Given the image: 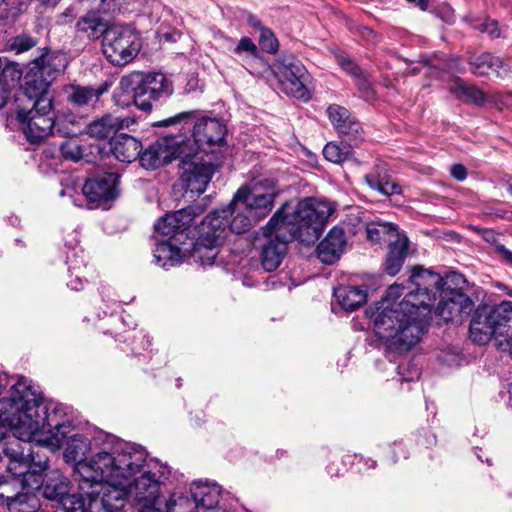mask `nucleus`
<instances>
[{"mask_svg": "<svg viewBox=\"0 0 512 512\" xmlns=\"http://www.w3.org/2000/svg\"><path fill=\"white\" fill-rule=\"evenodd\" d=\"M469 64L470 70L474 75H487L490 71H493L494 55L490 53H483L473 57Z\"/></svg>", "mask_w": 512, "mask_h": 512, "instance_id": "obj_40", "label": "nucleus"}, {"mask_svg": "<svg viewBox=\"0 0 512 512\" xmlns=\"http://www.w3.org/2000/svg\"><path fill=\"white\" fill-rule=\"evenodd\" d=\"M224 210H229V231L236 234H241L249 230L252 220H256V217L247 212L243 205H234V199Z\"/></svg>", "mask_w": 512, "mask_h": 512, "instance_id": "obj_35", "label": "nucleus"}, {"mask_svg": "<svg viewBox=\"0 0 512 512\" xmlns=\"http://www.w3.org/2000/svg\"><path fill=\"white\" fill-rule=\"evenodd\" d=\"M450 91L459 99L466 97L476 104H482L486 97L484 93L475 86L466 85L463 81L457 79L451 86Z\"/></svg>", "mask_w": 512, "mask_h": 512, "instance_id": "obj_37", "label": "nucleus"}, {"mask_svg": "<svg viewBox=\"0 0 512 512\" xmlns=\"http://www.w3.org/2000/svg\"><path fill=\"white\" fill-rule=\"evenodd\" d=\"M27 98L32 103V107L30 109L18 107L16 116L29 143L40 144L47 136L54 133L77 135L80 132L72 122L55 120L50 95Z\"/></svg>", "mask_w": 512, "mask_h": 512, "instance_id": "obj_10", "label": "nucleus"}, {"mask_svg": "<svg viewBox=\"0 0 512 512\" xmlns=\"http://www.w3.org/2000/svg\"><path fill=\"white\" fill-rule=\"evenodd\" d=\"M66 264L68 265V271L71 273V277L73 276V270H80L81 267H85L83 257L78 256V252L75 251V249L67 254Z\"/></svg>", "mask_w": 512, "mask_h": 512, "instance_id": "obj_51", "label": "nucleus"}, {"mask_svg": "<svg viewBox=\"0 0 512 512\" xmlns=\"http://www.w3.org/2000/svg\"><path fill=\"white\" fill-rule=\"evenodd\" d=\"M98 12L103 14H113L120 9L118 0H92Z\"/></svg>", "mask_w": 512, "mask_h": 512, "instance_id": "obj_50", "label": "nucleus"}, {"mask_svg": "<svg viewBox=\"0 0 512 512\" xmlns=\"http://www.w3.org/2000/svg\"><path fill=\"white\" fill-rule=\"evenodd\" d=\"M470 338L479 345L486 344L492 337H502L500 345L510 348L512 338V301H503L488 308H478L470 322Z\"/></svg>", "mask_w": 512, "mask_h": 512, "instance_id": "obj_11", "label": "nucleus"}, {"mask_svg": "<svg viewBox=\"0 0 512 512\" xmlns=\"http://www.w3.org/2000/svg\"><path fill=\"white\" fill-rule=\"evenodd\" d=\"M119 175L116 172H104L88 178L82 187V193L88 203L98 206L102 202L114 199L118 194Z\"/></svg>", "mask_w": 512, "mask_h": 512, "instance_id": "obj_21", "label": "nucleus"}, {"mask_svg": "<svg viewBox=\"0 0 512 512\" xmlns=\"http://www.w3.org/2000/svg\"><path fill=\"white\" fill-rule=\"evenodd\" d=\"M186 140V133L175 130L141 151L139 160L146 169H156L179 160V176L185 191L200 195L211 181L212 168L201 162V158L195 155L194 148Z\"/></svg>", "mask_w": 512, "mask_h": 512, "instance_id": "obj_4", "label": "nucleus"}, {"mask_svg": "<svg viewBox=\"0 0 512 512\" xmlns=\"http://www.w3.org/2000/svg\"><path fill=\"white\" fill-rule=\"evenodd\" d=\"M337 303L346 311H354L366 302V289L358 286H339L334 289Z\"/></svg>", "mask_w": 512, "mask_h": 512, "instance_id": "obj_31", "label": "nucleus"}, {"mask_svg": "<svg viewBox=\"0 0 512 512\" xmlns=\"http://www.w3.org/2000/svg\"><path fill=\"white\" fill-rule=\"evenodd\" d=\"M3 388L0 378V444L6 439L9 430L17 439L29 442L30 439H24L19 435L16 423L18 420L22 423L26 419L21 393L26 391V397L33 396L29 391V381L25 378L19 379L5 394Z\"/></svg>", "mask_w": 512, "mask_h": 512, "instance_id": "obj_16", "label": "nucleus"}, {"mask_svg": "<svg viewBox=\"0 0 512 512\" xmlns=\"http://www.w3.org/2000/svg\"><path fill=\"white\" fill-rule=\"evenodd\" d=\"M264 234L270 236L275 233L274 238H270L268 242L263 245L261 250V265L267 272L276 270L282 263L288 250V242L291 241L290 236L286 237V232L280 231V226L273 229L268 228V224L263 228Z\"/></svg>", "mask_w": 512, "mask_h": 512, "instance_id": "obj_22", "label": "nucleus"}, {"mask_svg": "<svg viewBox=\"0 0 512 512\" xmlns=\"http://www.w3.org/2000/svg\"><path fill=\"white\" fill-rule=\"evenodd\" d=\"M190 492L200 512H225L218 508L221 489L216 483L194 481L190 486Z\"/></svg>", "mask_w": 512, "mask_h": 512, "instance_id": "obj_25", "label": "nucleus"}, {"mask_svg": "<svg viewBox=\"0 0 512 512\" xmlns=\"http://www.w3.org/2000/svg\"><path fill=\"white\" fill-rule=\"evenodd\" d=\"M129 118H120L112 114H106L86 126V133L96 139H105L111 135H117L116 133L125 128L129 127Z\"/></svg>", "mask_w": 512, "mask_h": 512, "instance_id": "obj_29", "label": "nucleus"}, {"mask_svg": "<svg viewBox=\"0 0 512 512\" xmlns=\"http://www.w3.org/2000/svg\"><path fill=\"white\" fill-rule=\"evenodd\" d=\"M471 24L474 29H477L482 33H486L492 38H498L501 36V29L499 24L494 19H475Z\"/></svg>", "mask_w": 512, "mask_h": 512, "instance_id": "obj_44", "label": "nucleus"}, {"mask_svg": "<svg viewBox=\"0 0 512 512\" xmlns=\"http://www.w3.org/2000/svg\"><path fill=\"white\" fill-rule=\"evenodd\" d=\"M110 28L107 21L100 17L94 8L81 16L75 25L77 35L89 41L103 39Z\"/></svg>", "mask_w": 512, "mask_h": 512, "instance_id": "obj_28", "label": "nucleus"}, {"mask_svg": "<svg viewBox=\"0 0 512 512\" xmlns=\"http://www.w3.org/2000/svg\"><path fill=\"white\" fill-rule=\"evenodd\" d=\"M259 46L264 52L269 54H275L278 51L279 43L271 29H261L259 37Z\"/></svg>", "mask_w": 512, "mask_h": 512, "instance_id": "obj_45", "label": "nucleus"}, {"mask_svg": "<svg viewBox=\"0 0 512 512\" xmlns=\"http://www.w3.org/2000/svg\"><path fill=\"white\" fill-rule=\"evenodd\" d=\"M389 250L385 261V271L395 276L401 269L408 254V238L406 236L394 240L388 245Z\"/></svg>", "mask_w": 512, "mask_h": 512, "instance_id": "obj_33", "label": "nucleus"}, {"mask_svg": "<svg viewBox=\"0 0 512 512\" xmlns=\"http://www.w3.org/2000/svg\"><path fill=\"white\" fill-rule=\"evenodd\" d=\"M328 118L339 134L357 144L362 138V127L359 121L343 106L332 104L327 108Z\"/></svg>", "mask_w": 512, "mask_h": 512, "instance_id": "obj_23", "label": "nucleus"}, {"mask_svg": "<svg viewBox=\"0 0 512 512\" xmlns=\"http://www.w3.org/2000/svg\"><path fill=\"white\" fill-rule=\"evenodd\" d=\"M357 33L368 43L375 44L378 41L377 34L369 27L361 26L357 29Z\"/></svg>", "mask_w": 512, "mask_h": 512, "instance_id": "obj_53", "label": "nucleus"}, {"mask_svg": "<svg viewBox=\"0 0 512 512\" xmlns=\"http://www.w3.org/2000/svg\"><path fill=\"white\" fill-rule=\"evenodd\" d=\"M367 238L373 243L387 242L388 245L394 240L405 236L401 234L398 227L390 222H371L366 226Z\"/></svg>", "mask_w": 512, "mask_h": 512, "instance_id": "obj_34", "label": "nucleus"}, {"mask_svg": "<svg viewBox=\"0 0 512 512\" xmlns=\"http://www.w3.org/2000/svg\"><path fill=\"white\" fill-rule=\"evenodd\" d=\"M365 183L373 190L385 196L402 193L400 184L391 179L384 164L377 165L370 173L364 176Z\"/></svg>", "mask_w": 512, "mask_h": 512, "instance_id": "obj_30", "label": "nucleus"}, {"mask_svg": "<svg viewBox=\"0 0 512 512\" xmlns=\"http://www.w3.org/2000/svg\"><path fill=\"white\" fill-rule=\"evenodd\" d=\"M69 138L60 144V152L63 158L74 162L79 161L84 155V147L80 144L76 135H68Z\"/></svg>", "mask_w": 512, "mask_h": 512, "instance_id": "obj_39", "label": "nucleus"}, {"mask_svg": "<svg viewBox=\"0 0 512 512\" xmlns=\"http://www.w3.org/2000/svg\"><path fill=\"white\" fill-rule=\"evenodd\" d=\"M247 22L251 27L259 29L260 32L262 28H265L264 26L261 25V22L258 19V17L253 14L248 15Z\"/></svg>", "mask_w": 512, "mask_h": 512, "instance_id": "obj_59", "label": "nucleus"}, {"mask_svg": "<svg viewBox=\"0 0 512 512\" xmlns=\"http://www.w3.org/2000/svg\"><path fill=\"white\" fill-rule=\"evenodd\" d=\"M507 190L510 194H512V183L507 185Z\"/></svg>", "mask_w": 512, "mask_h": 512, "instance_id": "obj_64", "label": "nucleus"}, {"mask_svg": "<svg viewBox=\"0 0 512 512\" xmlns=\"http://www.w3.org/2000/svg\"><path fill=\"white\" fill-rule=\"evenodd\" d=\"M287 204L278 209L268 222V228L280 226L281 232L289 234L306 244L317 241L334 212L333 205L326 200L307 198L299 202L291 214L285 213Z\"/></svg>", "mask_w": 512, "mask_h": 512, "instance_id": "obj_7", "label": "nucleus"}, {"mask_svg": "<svg viewBox=\"0 0 512 512\" xmlns=\"http://www.w3.org/2000/svg\"><path fill=\"white\" fill-rule=\"evenodd\" d=\"M356 80H357V85H358L359 89L362 90L363 92L369 94L371 89H370V84L367 82V80L362 75L360 77H356Z\"/></svg>", "mask_w": 512, "mask_h": 512, "instance_id": "obj_58", "label": "nucleus"}, {"mask_svg": "<svg viewBox=\"0 0 512 512\" xmlns=\"http://www.w3.org/2000/svg\"><path fill=\"white\" fill-rule=\"evenodd\" d=\"M65 441L64 460L74 464V479L85 494H100L109 489H123L137 475L143 463L145 448L117 436L100 432L94 439L96 451L90 457L88 440L71 432Z\"/></svg>", "mask_w": 512, "mask_h": 512, "instance_id": "obj_1", "label": "nucleus"}, {"mask_svg": "<svg viewBox=\"0 0 512 512\" xmlns=\"http://www.w3.org/2000/svg\"><path fill=\"white\" fill-rule=\"evenodd\" d=\"M416 286L403 300L395 303L404 290L401 284L390 285L386 298L365 311L373 324L375 335L383 340L389 351H409L427 330L428 317L434 305V296L427 286Z\"/></svg>", "mask_w": 512, "mask_h": 512, "instance_id": "obj_2", "label": "nucleus"}, {"mask_svg": "<svg viewBox=\"0 0 512 512\" xmlns=\"http://www.w3.org/2000/svg\"><path fill=\"white\" fill-rule=\"evenodd\" d=\"M68 65L65 53L43 49L27 67L24 76V95L35 97L49 95L48 88Z\"/></svg>", "mask_w": 512, "mask_h": 512, "instance_id": "obj_13", "label": "nucleus"}, {"mask_svg": "<svg viewBox=\"0 0 512 512\" xmlns=\"http://www.w3.org/2000/svg\"><path fill=\"white\" fill-rule=\"evenodd\" d=\"M106 90L105 87L71 85L66 89V94L73 106L85 107L96 103Z\"/></svg>", "mask_w": 512, "mask_h": 512, "instance_id": "obj_32", "label": "nucleus"}, {"mask_svg": "<svg viewBox=\"0 0 512 512\" xmlns=\"http://www.w3.org/2000/svg\"><path fill=\"white\" fill-rule=\"evenodd\" d=\"M493 71L503 79L512 78V60L494 56Z\"/></svg>", "mask_w": 512, "mask_h": 512, "instance_id": "obj_47", "label": "nucleus"}, {"mask_svg": "<svg viewBox=\"0 0 512 512\" xmlns=\"http://www.w3.org/2000/svg\"><path fill=\"white\" fill-rule=\"evenodd\" d=\"M37 44V38L31 36L27 32H22L8 39L6 42V50L14 52L15 54H21L32 49Z\"/></svg>", "mask_w": 512, "mask_h": 512, "instance_id": "obj_38", "label": "nucleus"}, {"mask_svg": "<svg viewBox=\"0 0 512 512\" xmlns=\"http://www.w3.org/2000/svg\"><path fill=\"white\" fill-rule=\"evenodd\" d=\"M398 370H399V375L401 376V380L402 381H413L415 379H417L419 377V371L418 369L414 368L412 370L409 371V375H405L404 373V370H405V366L403 364L399 365L398 366Z\"/></svg>", "mask_w": 512, "mask_h": 512, "instance_id": "obj_55", "label": "nucleus"}, {"mask_svg": "<svg viewBox=\"0 0 512 512\" xmlns=\"http://www.w3.org/2000/svg\"><path fill=\"white\" fill-rule=\"evenodd\" d=\"M336 60L338 65L346 71L348 74H350L353 77H360L362 74V70L360 67L354 62L353 59H351L349 56H347L344 53H339L336 55Z\"/></svg>", "mask_w": 512, "mask_h": 512, "instance_id": "obj_46", "label": "nucleus"}, {"mask_svg": "<svg viewBox=\"0 0 512 512\" xmlns=\"http://www.w3.org/2000/svg\"><path fill=\"white\" fill-rule=\"evenodd\" d=\"M159 126L174 127L179 133H186L185 142L194 148L201 162L211 166L213 176L219 165L213 162L211 155L224 144L227 132L222 121L214 117H197L196 111H187L164 119Z\"/></svg>", "mask_w": 512, "mask_h": 512, "instance_id": "obj_8", "label": "nucleus"}, {"mask_svg": "<svg viewBox=\"0 0 512 512\" xmlns=\"http://www.w3.org/2000/svg\"><path fill=\"white\" fill-rule=\"evenodd\" d=\"M453 309H457L459 315L469 314L473 308V301L464 293L454 295Z\"/></svg>", "mask_w": 512, "mask_h": 512, "instance_id": "obj_48", "label": "nucleus"}, {"mask_svg": "<svg viewBox=\"0 0 512 512\" xmlns=\"http://www.w3.org/2000/svg\"><path fill=\"white\" fill-rule=\"evenodd\" d=\"M108 146L109 152L115 159L123 163H131L139 159L143 149L140 140L126 133L112 136L108 142Z\"/></svg>", "mask_w": 512, "mask_h": 512, "instance_id": "obj_26", "label": "nucleus"}, {"mask_svg": "<svg viewBox=\"0 0 512 512\" xmlns=\"http://www.w3.org/2000/svg\"><path fill=\"white\" fill-rule=\"evenodd\" d=\"M9 221L12 225H17L19 223V219L16 216H12L9 218Z\"/></svg>", "mask_w": 512, "mask_h": 512, "instance_id": "obj_62", "label": "nucleus"}, {"mask_svg": "<svg viewBox=\"0 0 512 512\" xmlns=\"http://www.w3.org/2000/svg\"><path fill=\"white\" fill-rule=\"evenodd\" d=\"M29 391L33 396L21 393L26 419L16 422L18 433L24 439L57 450L74 431L72 410L62 403L44 404L41 393L30 384Z\"/></svg>", "mask_w": 512, "mask_h": 512, "instance_id": "obj_5", "label": "nucleus"}, {"mask_svg": "<svg viewBox=\"0 0 512 512\" xmlns=\"http://www.w3.org/2000/svg\"><path fill=\"white\" fill-rule=\"evenodd\" d=\"M205 205L193 204L161 217L154 225L160 238H156L154 258L164 269H169L182 263L184 252L195 247L194 236L188 230L195 217L201 215Z\"/></svg>", "mask_w": 512, "mask_h": 512, "instance_id": "obj_6", "label": "nucleus"}, {"mask_svg": "<svg viewBox=\"0 0 512 512\" xmlns=\"http://www.w3.org/2000/svg\"><path fill=\"white\" fill-rule=\"evenodd\" d=\"M48 468V457L38 451H31L27 457L11 455L5 474L0 475V500L8 502L26 488L28 480H32V471L42 475Z\"/></svg>", "mask_w": 512, "mask_h": 512, "instance_id": "obj_14", "label": "nucleus"}, {"mask_svg": "<svg viewBox=\"0 0 512 512\" xmlns=\"http://www.w3.org/2000/svg\"><path fill=\"white\" fill-rule=\"evenodd\" d=\"M437 359L442 364L453 366L459 364L462 357L455 349L447 348L438 353Z\"/></svg>", "mask_w": 512, "mask_h": 512, "instance_id": "obj_49", "label": "nucleus"}, {"mask_svg": "<svg viewBox=\"0 0 512 512\" xmlns=\"http://www.w3.org/2000/svg\"><path fill=\"white\" fill-rule=\"evenodd\" d=\"M411 279L418 286H427L434 296V301L437 293L454 296L456 293H462L467 286L464 275L456 271L449 272L442 278L437 273L414 267Z\"/></svg>", "mask_w": 512, "mask_h": 512, "instance_id": "obj_20", "label": "nucleus"}, {"mask_svg": "<svg viewBox=\"0 0 512 512\" xmlns=\"http://www.w3.org/2000/svg\"><path fill=\"white\" fill-rule=\"evenodd\" d=\"M29 0H0V19L13 21Z\"/></svg>", "mask_w": 512, "mask_h": 512, "instance_id": "obj_41", "label": "nucleus"}, {"mask_svg": "<svg viewBox=\"0 0 512 512\" xmlns=\"http://www.w3.org/2000/svg\"><path fill=\"white\" fill-rule=\"evenodd\" d=\"M277 194L274 180L260 176L237 191L234 195V205H243L247 212L259 220L270 213Z\"/></svg>", "mask_w": 512, "mask_h": 512, "instance_id": "obj_18", "label": "nucleus"}, {"mask_svg": "<svg viewBox=\"0 0 512 512\" xmlns=\"http://www.w3.org/2000/svg\"><path fill=\"white\" fill-rule=\"evenodd\" d=\"M264 73L273 75L286 94L297 99L309 98V92L305 85L308 78L307 69L292 54L280 55L272 66L264 64Z\"/></svg>", "mask_w": 512, "mask_h": 512, "instance_id": "obj_17", "label": "nucleus"}, {"mask_svg": "<svg viewBox=\"0 0 512 512\" xmlns=\"http://www.w3.org/2000/svg\"><path fill=\"white\" fill-rule=\"evenodd\" d=\"M67 285L71 290L80 291L83 289L82 277L79 274H76L75 278H72Z\"/></svg>", "mask_w": 512, "mask_h": 512, "instance_id": "obj_57", "label": "nucleus"}, {"mask_svg": "<svg viewBox=\"0 0 512 512\" xmlns=\"http://www.w3.org/2000/svg\"><path fill=\"white\" fill-rule=\"evenodd\" d=\"M508 400L507 403L512 407V383L508 384L507 387Z\"/></svg>", "mask_w": 512, "mask_h": 512, "instance_id": "obj_61", "label": "nucleus"}, {"mask_svg": "<svg viewBox=\"0 0 512 512\" xmlns=\"http://www.w3.org/2000/svg\"><path fill=\"white\" fill-rule=\"evenodd\" d=\"M32 480H28L26 488L8 500L6 505L9 512H36L40 506L36 491H39L42 475L32 471Z\"/></svg>", "mask_w": 512, "mask_h": 512, "instance_id": "obj_24", "label": "nucleus"}, {"mask_svg": "<svg viewBox=\"0 0 512 512\" xmlns=\"http://www.w3.org/2000/svg\"><path fill=\"white\" fill-rule=\"evenodd\" d=\"M169 475V467L157 459H148L146 451L137 475L121 489L124 495L119 512H200L194 499L182 494L172 493L161 501V485Z\"/></svg>", "mask_w": 512, "mask_h": 512, "instance_id": "obj_3", "label": "nucleus"}, {"mask_svg": "<svg viewBox=\"0 0 512 512\" xmlns=\"http://www.w3.org/2000/svg\"><path fill=\"white\" fill-rule=\"evenodd\" d=\"M229 210H214L208 214L198 228V239L195 243L194 256L202 265H212L218 254L216 247L226 238L229 230Z\"/></svg>", "mask_w": 512, "mask_h": 512, "instance_id": "obj_15", "label": "nucleus"}, {"mask_svg": "<svg viewBox=\"0 0 512 512\" xmlns=\"http://www.w3.org/2000/svg\"><path fill=\"white\" fill-rule=\"evenodd\" d=\"M42 495L62 505L65 512H119L124 492L121 489H109L100 494H69V481L59 471H51L42 477L40 489Z\"/></svg>", "mask_w": 512, "mask_h": 512, "instance_id": "obj_9", "label": "nucleus"}, {"mask_svg": "<svg viewBox=\"0 0 512 512\" xmlns=\"http://www.w3.org/2000/svg\"><path fill=\"white\" fill-rule=\"evenodd\" d=\"M367 463L369 464V467L374 468L376 466V462L374 460H368Z\"/></svg>", "mask_w": 512, "mask_h": 512, "instance_id": "obj_63", "label": "nucleus"}, {"mask_svg": "<svg viewBox=\"0 0 512 512\" xmlns=\"http://www.w3.org/2000/svg\"><path fill=\"white\" fill-rule=\"evenodd\" d=\"M451 175L459 181H463L467 177V169L462 164H454L450 168Z\"/></svg>", "mask_w": 512, "mask_h": 512, "instance_id": "obj_54", "label": "nucleus"}, {"mask_svg": "<svg viewBox=\"0 0 512 512\" xmlns=\"http://www.w3.org/2000/svg\"><path fill=\"white\" fill-rule=\"evenodd\" d=\"M140 48L138 35L128 27H111L102 39L103 54L115 66L131 62L139 53Z\"/></svg>", "mask_w": 512, "mask_h": 512, "instance_id": "obj_19", "label": "nucleus"}, {"mask_svg": "<svg viewBox=\"0 0 512 512\" xmlns=\"http://www.w3.org/2000/svg\"><path fill=\"white\" fill-rule=\"evenodd\" d=\"M232 51L236 55H246L247 57H252L253 59L262 62V58L259 55L256 44L249 37H242L237 46Z\"/></svg>", "mask_w": 512, "mask_h": 512, "instance_id": "obj_43", "label": "nucleus"}, {"mask_svg": "<svg viewBox=\"0 0 512 512\" xmlns=\"http://www.w3.org/2000/svg\"><path fill=\"white\" fill-rule=\"evenodd\" d=\"M497 252L506 263L512 266V251L501 245L497 248Z\"/></svg>", "mask_w": 512, "mask_h": 512, "instance_id": "obj_56", "label": "nucleus"}, {"mask_svg": "<svg viewBox=\"0 0 512 512\" xmlns=\"http://www.w3.org/2000/svg\"><path fill=\"white\" fill-rule=\"evenodd\" d=\"M352 144L346 142H330L323 149L324 157L335 164H341L353 158Z\"/></svg>", "mask_w": 512, "mask_h": 512, "instance_id": "obj_36", "label": "nucleus"}, {"mask_svg": "<svg viewBox=\"0 0 512 512\" xmlns=\"http://www.w3.org/2000/svg\"><path fill=\"white\" fill-rule=\"evenodd\" d=\"M120 89L132 96L135 106L150 112L153 102L170 97L173 93L172 81L163 73L133 71L121 77Z\"/></svg>", "mask_w": 512, "mask_h": 512, "instance_id": "obj_12", "label": "nucleus"}, {"mask_svg": "<svg viewBox=\"0 0 512 512\" xmlns=\"http://www.w3.org/2000/svg\"><path fill=\"white\" fill-rule=\"evenodd\" d=\"M439 297L440 301L436 307V314L446 322L453 320L454 316L458 315L457 309L452 308L454 296L439 294Z\"/></svg>", "mask_w": 512, "mask_h": 512, "instance_id": "obj_42", "label": "nucleus"}, {"mask_svg": "<svg viewBox=\"0 0 512 512\" xmlns=\"http://www.w3.org/2000/svg\"><path fill=\"white\" fill-rule=\"evenodd\" d=\"M79 10L75 5H70L57 17V22L61 25L71 23L78 15Z\"/></svg>", "mask_w": 512, "mask_h": 512, "instance_id": "obj_52", "label": "nucleus"}, {"mask_svg": "<svg viewBox=\"0 0 512 512\" xmlns=\"http://www.w3.org/2000/svg\"><path fill=\"white\" fill-rule=\"evenodd\" d=\"M429 0H418L417 6L422 10L425 11L428 8Z\"/></svg>", "mask_w": 512, "mask_h": 512, "instance_id": "obj_60", "label": "nucleus"}, {"mask_svg": "<svg viewBox=\"0 0 512 512\" xmlns=\"http://www.w3.org/2000/svg\"><path fill=\"white\" fill-rule=\"evenodd\" d=\"M346 246L344 230L338 226L333 227L327 236L318 244V258L324 264H333L337 261Z\"/></svg>", "mask_w": 512, "mask_h": 512, "instance_id": "obj_27", "label": "nucleus"}]
</instances>
